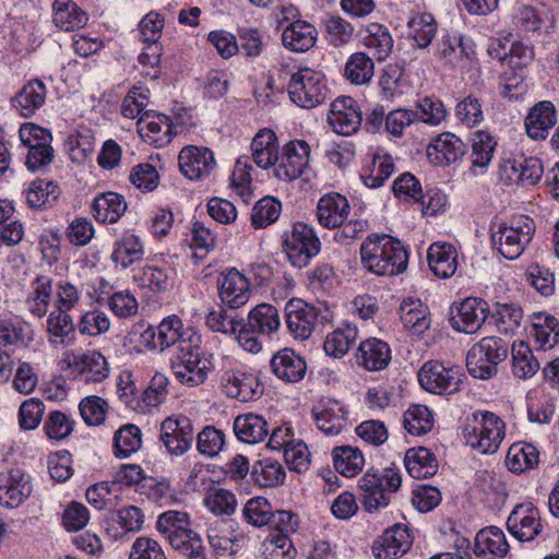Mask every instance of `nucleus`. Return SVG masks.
Returning a JSON list of instances; mask_svg holds the SVG:
<instances>
[{
  "instance_id": "3c124183",
  "label": "nucleus",
  "mask_w": 559,
  "mask_h": 559,
  "mask_svg": "<svg viewBox=\"0 0 559 559\" xmlns=\"http://www.w3.org/2000/svg\"><path fill=\"white\" fill-rule=\"evenodd\" d=\"M344 73L352 84H368L374 74V62L367 53L355 52L348 58Z\"/></svg>"
},
{
  "instance_id": "7ed1b4c3",
  "label": "nucleus",
  "mask_w": 559,
  "mask_h": 559,
  "mask_svg": "<svg viewBox=\"0 0 559 559\" xmlns=\"http://www.w3.org/2000/svg\"><path fill=\"white\" fill-rule=\"evenodd\" d=\"M506 437V424L497 414L474 412L463 428L465 443L480 454L496 453Z\"/></svg>"
},
{
  "instance_id": "de8ad7c7",
  "label": "nucleus",
  "mask_w": 559,
  "mask_h": 559,
  "mask_svg": "<svg viewBox=\"0 0 559 559\" xmlns=\"http://www.w3.org/2000/svg\"><path fill=\"white\" fill-rule=\"evenodd\" d=\"M394 170L395 164L391 155L374 153L371 165L365 169V174L361 175V178L366 187L376 189L383 186Z\"/></svg>"
},
{
  "instance_id": "7c9ffc66",
  "label": "nucleus",
  "mask_w": 559,
  "mask_h": 559,
  "mask_svg": "<svg viewBox=\"0 0 559 559\" xmlns=\"http://www.w3.org/2000/svg\"><path fill=\"white\" fill-rule=\"evenodd\" d=\"M557 122L556 109L551 102L536 104L525 119L526 133L534 140H544Z\"/></svg>"
},
{
  "instance_id": "72a5a7b5",
  "label": "nucleus",
  "mask_w": 559,
  "mask_h": 559,
  "mask_svg": "<svg viewBox=\"0 0 559 559\" xmlns=\"http://www.w3.org/2000/svg\"><path fill=\"white\" fill-rule=\"evenodd\" d=\"M53 292L52 278L48 275H37L29 285L25 304L28 311L37 317L43 318L48 312Z\"/></svg>"
},
{
  "instance_id": "ea45409f",
  "label": "nucleus",
  "mask_w": 559,
  "mask_h": 559,
  "mask_svg": "<svg viewBox=\"0 0 559 559\" xmlns=\"http://www.w3.org/2000/svg\"><path fill=\"white\" fill-rule=\"evenodd\" d=\"M157 340L154 346L164 350L170 346H177V353L180 352V343L188 341L193 331H183L182 320L178 316H169L165 318L157 326Z\"/></svg>"
},
{
  "instance_id": "2f4dec72",
  "label": "nucleus",
  "mask_w": 559,
  "mask_h": 559,
  "mask_svg": "<svg viewBox=\"0 0 559 559\" xmlns=\"http://www.w3.org/2000/svg\"><path fill=\"white\" fill-rule=\"evenodd\" d=\"M88 21L87 14L73 0H55L52 3V22L64 32L83 28Z\"/></svg>"
},
{
  "instance_id": "09e8293b",
  "label": "nucleus",
  "mask_w": 559,
  "mask_h": 559,
  "mask_svg": "<svg viewBox=\"0 0 559 559\" xmlns=\"http://www.w3.org/2000/svg\"><path fill=\"white\" fill-rule=\"evenodd\" d=\"M531 335L542 349L552 348L559 342L557 319L549 314H537L532 323Z\"/></svg>"
},
{
  "instance_id": "c9c22d12",
  "label": "nucleus",
  "mask_w": 559,
  "mask_h": 559,
  "mask_svg": "<svg viewBox=\"0 0 559 559\" xmlns=\"http://www.w3.org/2000/svg\"><path fill=\"white\" fill-rule=\"evenodd\" d=\"M47 90L39 80L26 83L13 98V106L22 117L33 116L44 104Z\"/></svg>"
},
{
  "instance_id": "b1692460",
  "label": "nucleus",
  "mask_w": 559,
  "mask_h": 559,
  "mask_svg": "<svg viewBox=\"0 0 559 559\" xmlns=\"http://www.w3.org/2000/svg\"><path fill=\"white\" fill-rule=\"evenodd\" d=\"M271 369L280 380L286 383H297L305 378L307 364L293 349L283 348L272 357Z\"/></svg>"
},
{
  "instance_id": "bf43d9fd",
  "label": "nucleus",
  "mask_w": 559,
  "mask_h": 559,
  "mask_svg": "<svg viewBox=\"0 0 559 559\" xmlns=\"http://www.w3.org/2000/svg\"><path fill=\"white\" fill-rule=\"evenodd\" d=\"M404 427L414 435L421 436L433 427L432 414L427 406L413 405L404 414Z\"/></svg>"
},
{
  "instance_id": "2eb2a0df",
  "label": "nucleus",
  "mask_w": 559,
  "mask_h": 559,
  "mask_svg": "<svg viewBox=\"0 0 559 559\" xmlns=\"http://www.w3.org/2000/svg\"><path fill=\"white\" fill-rule=\"evenodd\" d=\"M31 477L20 468L0 473V504L19 507L32 492Z\"/></svg>"
},
{
  "instance_id": "e433bc0d",
  "label": "nucleus",
  "mask_w": 559,
  "mask_h": 559,
  "mask_svg": "<svg viewBox=\"0 0 559 559\" xmlns=\"http://www.w3.org/2000/svg\"><path fill=\"white\" fill-rule=\"evenodd\" d=\"M48 342L51 345L68 346L75 341V325L67 311L55 309L47 318Z\"/></svg>"
},
{
  "instance_id": "0e129e2a",
  "label": "nucleus",
  "mask_w": 559,
  "mask_h": 559,
  "mask_svg": "<svg viewBox=\"0 0 559 559\" xmlns=\"http://www.w3.org/2000/svg\"><path fill=\"white\" fill-rule=\"evenodd\" d=\"M79 332L86 336H99L110 329V319L99 310L93 309L84 312L78 322Z\"/></svg>"
},
{
  "instance_id": "49530a36",
  "label": "nucleus",
  "mask_w": 559,
  "mask_h": 559,
  "mask_svg": "<svg viewBox=\"0 0 559 559\" xmlns=\"http://www.w3.org/2000/svg\"><path fill=\"white\" fill-rule=\"evenodd\" d=\"M539 462V452L531 443H514L509 448L506 464L512 473L521 474L535 468Z\"/></svg>"
},
{
  "instance_id": "4be33fe9",
  "label": "nucleus",
  "mask_w": 559,
  "mask_h": 559,
  "mask_svg": "<svg viewBox=\"0 0 559 559\" xmlns=\"http://www.w3.org/2000/svg\"><path fill=\"white\" fill-rule=\"evenodd\" d=\"M413 544L406 525L395 524L384 531L372 546L373 555L379 559H394L407 552Z\"/></svg>"
},
{
  "instance_id": "58836bf2",
  "label": "nucleus",
  "mask_w": 559,
  "mask_h": 559,
  "mask_svg": "<svg viewBox=\"0 0 559 559\" xmlns=\"http://www.w3.org/2000/svg\"><path fill=\"white\" fill-rule=\"evenodd\" d=\"M361 41L379 61L385 60L393 47V39L388 28L378 23H371L365 27L361 33Z\"/></svg>"
},
{
  "instance_id": "a18cd8bd",
  "label": "nucleus",
  "mask_w": 559,
  "mask_h": 559,
  "mask_svg": "<svg viewBox=\"0 0 559 559\" xmlns=\"http://www.w3.org/2000/svg\"><path fill=\"white\" fill-rule=\"evenodd\" d=\"M357 337V328L352 324H344L328 334L323 345L324 352L331 357L341 358L348 353Z\"/></svg>"
},
{
  "instance_id": "f8f14e48",
  "label": "nucleus",
  "mask_w": 559,
  "mask_h": 559,
  "mask_svg": "<svg viewBox=\"0 0 559 559\" xmlns=\"http://www.w3.org/2000/svg\"><path fill=\"white\" fill-rule=\"evenodd\" d=\"M224 394L240 402L255 401L263 393L258 377L240 368H227L221 376Z\"/></svg>"
},
{
  "instance_id": "5701e85b",
  "label": "nucleus",
  "mask_w": 559,
  "mask_h": 559,
  "mask_svg": "<svg viewBox=\"0 0 559 559\" xmlns=\"http://www.w3.org/2000/svg\"><path fill=\"white\" fill-rule=\"evenodd\" d=\"M32 341L33 329L24 318L13 313L0 317V347L22 348Z\"/></svg>"
},
{
  "instance_id": "603ef678",
  "label": "nucleus",
  "mask_w": 559,
  "mask_h": 559,
  "mask_svg": "<svg viewBox=\"0 0 559 559\" xmlns=\"http://www.w3.org/2000/svg\"><path fill=\"white\" fill-rule=\"evenodd\" d=\"M59 197V188L52 181L37 179L25 190L26 202L32 209L52 206Z\"/></svg>"
},
{
  "instance_id": "c756f323",
  "label": "nucleus",
  "mask_w": 559,
  "mask_h": 559,
  "mask_svg": "<svg viewBox=\"0 0 559 559\" xmlns=\"http://www.w3.org/2000/svg\"><path fill=\"white\" fill-rule=\"evenodd\" d=\"M427 260L430 270L440 278L453 276L457 269V252L447 242H435L428 248Z\"/></svg>"
},
{
  "instance_id": "bb28decb",
  "label": "nucleus",
  "mask_w": 559,
  "mask_h": 559,
  "mask_svg": "<svg viewBox=\"0 0 559 559\" xmlns=\"http://www.w3.org/2000/svg\"><path fill=\"white\" fill-rule=\"evenodd\" d=\"M357 362L368 371H381L391 361V348L380 338L370 337L359 344Z\"/></svg>"
},
{
  "instance_id": "6ab92c4d",
  "label": "nucleus",
  "mask_w": 559,
  "mask_h": 559,
  "mask_svg": "<svg viewBox=\"0 0 559 559\" xmlns=\"http://www.w3.org/2000/svg\"><path fill=\"white\" fill-rule=\"evenodd\" d=\"M136 126L139 134L148 144L162 147L171 141L173 124L164 114L147 110L139 118Z\"/></svg>"
},
{
  "instance_id": "1a4fd4ad",
  "label": "nucleus",
  "mask_w": 559,
  "mask_h": 559,
  "mask_svg": "<svg viewBox=\"0 0 559 559\" xmlns=\"http://www.w3.org/2000/svg\"><path fill=\"white\" fill-rule=\"evenodd\" d=\"M194 439V428L189 417L173 415L159 425V441L170 455L181 456L187 453Z\"/></svg>"
},
{
  "instance_id": "864d4df0",
  "label": "nucleus",
  "mask_w": 559,
  "mask_h": 559,
  "mask_svg": "<svg viewBox=\"0 0 559 559\" xmlns=\"http://www.w3.org/2000/svg\"><path fill=\"white\" fill-rule=\"evenodd\" d=\"M139 286L154 293L167 290L171 285L170 270L156 265H144L133 276Z\"/></svg>"
},
{
  "instance_id": "423d86ee",
  "label": "nucleus",
  "mask_w": 559,
  "mask_h": 559,
  "mask_svg": "<svg viewBox=\"0 0 559 559\" xmlns=\"http://www.w3.org/2000/svg\"><path fill=\"white\" fill-rule=\"evenodd\" d=\"M287 91L290 100L297 106L306 109L314 108L326 98L325 76L321 71L301 68L292 74Z\"/></svg>"
},
{
  "instance_id": "aec40b11",
  "label": "nucleus",
  "mask_w": 559,
  "mask_h": 559,
  "mask_svg": "<svg viewBox=\"0 0 559 559\" xmlns=\"http://www.w3.org/2000/svg\"><path fill=\"white\" fill-rule=\"evenodd\" d=\"M349 211V202L344 195L337 192H330L319 199L316 216L320 226L328 229H335L336 227H341L347 219Z\"/></svg>"
},
{
  "instance_id": "0eeeda50",
  "label": "nucleus",
  "mask_w": 559,
  "mask_h": 559,
  "mask_svg": "<svg viewBox=\"0 0 559 559\" xmlns=\"http://www.w3.org/2000/svg\"><path fill=\"white\" fill-rule=\"evenodd\" d=\"M465 377L459 366L444 365L438 360L424 364L418 372V381L421 388L435 394H453L460 391Z\"/></svg>"
},
{
  "instance_id": "c85d7f7f",
  "label": "nucleus",
  "mask_w": 559,
  "mask_h": 559,
  "mask_svg": "<svg viewBox=\"0 0 559 559\" xmlns=\"http://www.w3.org/2000/svg\"><path fill=\"white\" fill-rule=\"evenodd\" d=\"M317 39V28L302 20L294 21L282 33L283 46L294 52L308 51L316 45Z\"/></svg>"
},
{
  "instance_id": "6e6552de",
  "label": "nucleus",
  "mask_w": 559,
  "mask_h": 559,
  "mask_svg": "<svg viewBox=\"0 0 559 559\" xmlns=\"http://www.w3.org/2000/svg\"><path fill=\"white\" fill-rule=\"evenodd\" d=\"M283 248L290 264L302 269L320 252L321 242L311 227L296 223L290 234L285 236Z\"/></svg>"
},
{
  "instance_id": "e2e57ef3",
  "label": "nucleus",
  "mask_w": 559,
  "mask_h": 559,
  "mask_svg": "<svg viewBox=\"0 0 559 559\" xmlns=\"http://www.w3.org/2000/svg\"><path fill=\"white\" fill-rule=\"evenodd\" d=\"M204 504L216 515H230L236 510L237 500L230 490L214 488L205 495Z\"/></svg>"
},
{
  "instance_id": "69168bd1",
  "label": "nucleus",
  "mask_w": 559,
  "mask_h": 559,
  "mask_svg": "<svg viewBox=\"0 0 559 559\" xmlns=\"http://www.w3.org/2000/svg\"><path fill=\"white\" fill-rule=\"evenodd\" d=\"M281 203L274 198L265 197L259 200L251 213V223L254 228H264L274 223L281 213Z\"/></svg>"
},
{
  "instance_id": "a878e982",
  "label": "nucleus",
  "mask_w": 559,
  "mask_h": 559,
  "mask_svg": "<svg viewBox=\"0 0 559 559\" xmlns=\"http://www.w3.org/2000/svg\"><path fill=\"white\" fill-rule=\"evenodd\" d=\"M219 298L229 308H240L250 298V284L239 271L231 269L219 281Z\"/></svg>"
},
{
  "instance_id": "4468645a",
  "label": "nucleus",
  "mask_w": 559,
  "mask_h": 559,
  "mask_svg": "<svg viewBox=\"0 0 559 559\" xmlns=\"http://www.w3.org/2000/svg\"><path fill=\"white\" fill-rule=\"evenodd\" d=\"M507 527L521 542L534 540L543 531L538 509L532 502L516 504L507 520Z\"/></svg>"
},
{
  "instance_id": "9d476101",
  "label": "nucleus",
  "mask_w": 559,
  "mask_h": 559,
  "mask_svg": "<svg viewBox=\"0 0 559 559\" xmlns=\"http://www.w3.org/2000/svg\"><path fill=\"white\" fill-rule=\"evenodd\" d=\"M310 145L305 140H292L280 151L274 176L282 181L299 178L309 167Z\"/></svg>"
},
{
  "instance_id": "13d9d810",
  "label": "nucleus",
  "mask_w": 559,
  "mask_h": 559,
  "mask_svg": "<svg viewBox=\"0 0 559 559\" xmlns=\"http://www.w3.org/2000/svg\"><path fill=\"white\" fill-rule=\"evenodd\" d=\"M141 444V430L135 425H124L115 432L114 449L118 457L130 456L140 449Z\"/></svg>"
},
{
  "instance_id": "ddd939ff",
  "label": "nucleus",
  "mask_w": 559,
  "mask_h": 559,
  "mask_svg": "<svg viewBox=\"0 0 559 559\" xmlns=\"http://www.w3.org/2000/svg\"><path fill=\"white\" fill-rule=\"evenodd\" d=\"M285 323L296 340H308L318 324V309L301 299L293 298L285 305Z\"/></svg>"
},
{
  "instance_id": "79ce46f5",
  "label": "nucleus",
  "mask_w": 559,
  "mask_h": 559,
  "mask_svg": "<svg viewBox=\"0 0 559 559\" xmlns=\"http://www.w3.org/2000/svg\"><path fill=\"white\" fill-rule=\"evenodd\" d=\"M404 464L408 474L417 479L429 478L438 471L436 456L421 447L409 449L405 454Z\"/></svg>"
},
{
  "instance_id": "9b49d317",
  "label": "nucleus",
  "mask_w": 559,
  "mask_h": 559,
  "mask_svg": "<svg viewBox=\"0 0 559 559\" xmlns=\"http://www.w3.org/2000/svg\"><path fill=\"white\" fill-rule=\"evenodd\" d=\"M64 361L75 379L86 384L102 383L110 373L106 357L96 349L72 354V358Z\"/></svg>"
},
{
  "instance_id": "a211bd4d",
  "label": "nucleus",
  "mask_w": 559,
  "mask_h": 559,
  "mask_svg": "<svg viewBox=\"0 0 559 559\" xmlns=\"http://www.w3.org/2000/svg\"><path fill=\"white\" fill-rule=\"evenodd\" d=\"M488 311V305L485 300L466 298L456 308V313L452 316V326L462 333H475L486 321Z\"/></svg>"
},
{
  "instance_id": "f03ea898",
  "label": "nucleus",
  "mask_w": 559,
  "mask_h": 559,
  "mask_svg": "<svg viewBox=\"0 0 559 559\" xmlns=\"http://www.w3.org/2000/svg\"><path fill=\"white\" fill-rule=\"evenodd\" d=\"M214 368V356L201 353V335L199 333H191L188 341L180 343V352L177 353L171 364L176 379L189 386L203 383Z\"/></svg>"
},
{
  "instance_id": "5fc2aeb1",
  "label": "nucleus",
  "mask_w": 559,
  "mask_h": 559,
  "mask_svg": "<svg viewBox=\"0 0 559 559\" xmlns=\"http://www.w3.org/2000/svg\"><path fill=\"white\" fill-rule=\"evenodd\" d=\"M511 354L512 369L516 378L527 379L539 370L538 359L534 357L532 349L526 343H513Z\"/></svg>"
},
{
  "instance_id": "37998d69",
  "label": "nucleus",
  "mask_w": 559,
  "mask_h": 559,
  "mask_svg": "<svg viewBox=\"0 0 559 559\" xmlns=\"http://www.w3.org/2000/svg\"><path fill=\"white\" fill-rule=\"evenodd\" d=\"M211 548L219 556H231L238 552L243 537L230 532L227 524L217 522L207 530Z\"/></svg>"
},
{
  "instance_id": "f3484780",
  "label": "nucleus",
  "mask_w": 559,
  "mask_h": 559,
  "mask_svg": "<svg viewBox=\"0 0 559 559\" xmlns=\"http://www.w3.org/2000/svg\"><path fill=\"white\" fill-rule=\"evenodd\" d=\"M311 412L318 429L325 435H338L347 425V412L337 400L322 397Z\"/></svg>"
},
{
  "instance_id": "39448f33",
  "label": "nucleus",
  "mask_w": 559,
  "mask_h": 559,
  "mask_svg": "<svg viewBox=\"0 0 559 559\" xmlns=\"http://www.w3.org/2000/svg\"><path fill=\"white\" fill-rule=\"evenodd\" d=\"M401 484L402 476L396 467L367 471L358 481L364 509L373 513L388 507Z\"/></svg>"
},
{
  "instance_id": "a19ab883",
  "label": "nucleus",
  "mask_w": 559,
  "mask_h": 559,
  "mask_svg": "<svg viewBox=\"0 0 559 559\" xmlns=\"http://www.w3.org/2000/svg\"><path fill=\"white\" fill-rule=\"evenodd\" d=\"M245 323L261 335L271 336L278 331L281 319L274 306L260 304L248 313Z\"/></svg>"
},
{
  "instance_id": "338daca9",
  "label": "nucleus",
  "mask_w": 559,
  "mask_h": 559,
  "mask_svg": "<svg viewBox=\"0 0 559 559\" xmlns=\"http://www.w3.org/2000/svg\"><path fill=\"white\" fill-rule=\"evenodd\" d=\"M45 404L40 399L31 397L25 400L17 413L19 426L23 430L37 428L45 414Z\"/></svg>"
},
{
  "instance_id": "774afa93",
  "label": "nucleus",
  "mask_w": 559,
  "mask_h": 559,
  "mask_svg": "<svg viewBox=\"0 0 559 559\" xmlns=\"http://www.w3.org/2000/svg\"><path fill=\"white\" fill-rule=\"evenodd\" d=\"M225 435L213 426L204 427L197 437L198 451L206 456L217 455L224 448Z\"/></svg>"
},
{
  "instance_id": "4c0bfd02",
  "label": "nucleus",
  "mask_w": 559,
  "mask_h": 559,
  "mask_svg": "<svg viewBox=\"0 0 559 559\" xmlns=\"http://www.w3.org/2000/svg\"><path fill=\"white\" fill-rule=\"evenodd\" d=\"M144 247L134 234H126L114 245L111 261L116 267L127 269L143 259Z\"/></svg>"
},
{
  "instance_id": "cd10ccee",
  "label": "nucleus",
  "mask_w": 559,
  "mask_h": 559,
  "mask_svg": "<svg viewBox=\"0 0 559 559\" xmlns=\"http://www.w3.org/2000/svg\"><path fill=\"white\" fill-rule=\"evenodd\" d=\"M251 156L254 164L261 169L276 166L280 145L274 131L261 129L251 141Z\"/></svg>"
},
{
  "instance_id": "680f3d73",
  "label": "nucleus",
  "mask_w": 559,
  "mask_h": 559,
  "mask_svg": "<svg viewBox=\"0 0 559 559\" xmlns=\"http://www.w3.org/2000/svg\"><path fill=\"white\" fill-rule=\"evenodd\" d=\"M242 515L249 524L262 527L270 524L273 518V508L267 499L253 497L246 502Z\"/></svg>"
},
{
  "instance_id": "f704fd0d",
  "label": "nucleus",
  "mask_w": 559,
  "mask_h": 559,
  "mask_svg": "<svg viewBox=\"0 0 559 559\" xmlns=\"http://www.w3.org/2000/svg\"><path fill=\"white\" fill-rule=\"evenodd\" d=\"M127 211L124 198L117 192H105L97 195L92 203L93 216L100 223L114 224Z\"/></svg>"
},
{
  "instance_id": "4d7b16f0",
  "label": "nucleus",
  "mask_w": 559,
  "mask_h": 559,
  "mask_svg": "<svg viewBox=\"0 0 559 559\" xmlns=\"http://www.w3.org/2000/svg\"><path fill=\"white\" fill-rule=\"evenodd\" d=\"M497 141L487 131H477L472 138V165L480 169L486 168L493 156Z\"/></svg>"
},
{
  "instance_id": "20e7f679",
  "label": "nucleus",
  "mask_w": 559,
  "mask_h": 559,
  "mask_svg": "<svg viewBox=\"0 0 559 559\" xmlns=\"http://www.w3.org/2000/svg\"><path fill=\"white\" fill-rule=\"evenodd\" d=\"M535 223L526 215L513 216L491 227L492 248L508 260L518 259L535 235Z\"/></svg>"
},
{
  "instance_id": "473e14b6",
  "label": "nucleus",
  "mask_w": 559,
  "mask_h": 559,
  "mask_svg": "<svg viewBox=\"0 0 559 559\" xmlns=\"http://www.w3.org/2000/svg\"><path fill=\"white\" fill-rule=\"evenodd\" d=\"M234 432L241 442L255 444L265 440L269 435V425L261 415L241 414L234 420Z\"/></svg>"
},
{
  "instance_id": "6e6d98bb",
  "label": "nucleus",
  "mask_w": 559,
  "mask_h": 559,
  "mask_svg": "<svg viewBox=\"0 0 559 559\" xmlns=\"http://www.w3.org/2000/svg\"><path fill=\"white\" fill-rule=\"evenodd\" d=\"M252 477L254 481L265 488H273L282 485L286 474L283 466L272 460L264 459L255 462L252 466Z\"/></svg>"
},
{
  "instance_id": "f257e3e1",
  "label": "nucleus",
  "mask_w": 559,
  "mask_h": 559,
  "mask_svg": "<svg viewBox=\"0 0 559 559\" xmlns=\"http://www.w3.org/2000/svg\"><path fill=\"white\" fill-rule=\"evenodd\" d=\"M364 270L378 276H396L408 265V252L397 239L386 234H371L359 248Z\"/></svg>"
},
{
  "instance_id": "393cba45",
  "label": "nucleus",
  "mask_w": 559,
  "mask_h": 559,
  "mask_svg": "<svg viewBox=\"0 0 559 559\" xmlns=\"http://www.w3.org/2000/svg\"><path fill=\"white\" fill-rule=\"evenodd\" d=\"M465 152V145L455 134L444 132L439 134L427 146L429 160L437 166H448L455 163Z\"/></svg>"
},
{
  "instance_id": "8fccbe9b",
  "label": "nucleus",
  "mask_w": 559,
  "mask_h": 559,
  "mask_svg": "<svg viewBox=\"0 0 559 559\" xmlns=\"http://www.w3.org/2000/svg\"><path fill=\"white\" fill-rule=\"evenodd\" d=\"M332 455L335 469L345 477H354L365 464L360 450L350 445L336 447Z\"/></svg>"
},
{
  "instance_id": "c03bdc74",
  "label": "nucleus",
  "mask_w": 559,
  "mask_h": 559,
  "mask_svg": "<svg viewBox=\"0 0 559 559\" xmlns=\"http://www.w3.org/2000/svg\"><path fill=\"white\" fill-rule=\"evenodd\" d=\"M508 551L509 544L504 533L499 527H486L476 534L474 552L477 556L489 554L502 558Z\"/></svg>"
},
{
  "instance_id": "412c9836",
  "label": "nucleus",
  "mask_w": 559,
  "mask_h": 559,
  "mask_svg": "<svg viewBox=\"0 0 559 559\" xmlns=\"http://www.w3.org/2000/svg\"><path fill=\"white\" fill-rule=\"evenodd\" d=\"M361 120V114L352 97H340L331 104L329 123L337 134H354L359 129Z\"/></svg>"
},
{
  "instance_id": "dca6fc26",
  "label": "nucleus",
  "mask_w": 559,
  "mask_h": 559,
  "mask_svg": "<svg viewBox=\"0 0 559 559\" xmlns=\"http://www.w3.org/2000/svg\"><path fill=\"white\" fill-rule=\"evenodd\" d=\"M182 175L190 180L209 176L216 166L214 154L207 147L185 146L178 156Z\"/></svg>"
},
{
  "instance_id": "052dcab7",
  "label": "nucleus",
  "mask_w": 559,
  "mask_h": 559,
  "mask_svg": "<svg viewBox=\"0 0 559 559\" xmlns=\"http://www.w3.org/2000/svg\"><path fill=\"white\" fill-rule=\"evenodd\" d=\"M411 35L418 47H428L437 33V22L429 13H421L408 21Z\"/></svg>"
}]
</instances>
